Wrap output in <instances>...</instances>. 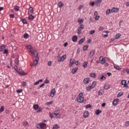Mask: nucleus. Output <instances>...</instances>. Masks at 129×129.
I'll list each match as a JSON object with an SVG mask.
<instances>
[{
  "label": "nucleus",
  "instance_id": "f257e3e1",
  "mask_svg": "<svg viewBox=\"0 0 129 129\" xmlns=\"http://www.w3.org/2000/svg\"><path fill=\"white\" fill-rule=\"evenodd\" d=\"M84 101V97H83V93H80L78 96L77 98V101L81 103Z\"/></svg>",
  "mask_w": 129,
  "mask_h": 129
},
{
  "label": "nucleus",
  "instance_id": "f03ea898",
  "mask_svg": "<svg viewBox=\"0 0 129 129\" xmlns=\"http://www.w3.org/2000/svg\"><path fill=\"white\" fill-rule=\"evenodd\" d=\"M36 127L39 129H46L47 128V125L44 122L39 123L37 124Z\"/></svg>",
  "mask_w": 129,
  "mask_h": 129
},
{
  "label": "nucleus",
  "instance_id": "7ed1b4c3",
  "mask_svg": "<svg viewBox=\"0 0 129 129\" xmlns=\"http://www.w3.org/2000/svg\"><path fill=\"white\" fill-rule=\"evenodd\" d=\"M57 58L58 62H63V61L66 59V54H64L61 56H58Z\"/></svg>",
  "mask_w": 129,
  "mask_h": 129
},
{
  "label": "nucleus",
  "instance_id": "20e7f679",
  "mask_svg": "<svg viewBox=\"0 0 129 129\" xmlns=\"http://www.w3.org/2000/svg\"><path fill=\"white\" fill-rule=\"evenodd\" d=\"M59 111H60V109L56 110V111H54L52 113V114H54L56 118H59V117H60V114H59Z\"/></svg>",
  "mask_w": 129,
  "mask_h": 129
},
{
  "label": "nucleus",
  "instance_id": "39448f33",
  "mask_svg": "<svg viewBox=\"0 0 129 129\" xmlns=\"http://www.w3.org/2000/svg\"><path fill=\"white\" fill-rule=\"evenodd\" d=\"M30 53L33 58H34V57H35V58H37V57H38V53L37 52V50H34L33 51H32Z\"/></svg>",
  "mask_w": 129,
  "mask_h": 129
},
{
  "label": "nucleus",
  "instance_id": "423d86ee",
  "mask_svg": "<svg viewBox=\"0 0 129 129\" xmlns=\"http://www.w3.org/2000/svg\"><path fill=\"white\" fill-rule=\"evenodd\" d=\"M121 85H123L124 87H127L128 88V86L127 85V84L126 83V81L125 80H123L121 82Z\"/></svg>",
  "mask_w": 129,
  "mask_h": 129
},
{
  "label": "nucleus",
  "instance_id": "0eeeda50",
  "mask_svg": "<svg viewBox=\"0 0 129 129\" xmlns=\"http://www.w3.org/2000/svg\"><path fill=\"white\" fill-rule=\"evenodd\" d=\"M119 100V99L117 98L114 99L112 102V105H113V106H116L118 103Z\"/></svg>",
  "mask_w": 129,
  "mask_h": 129
},
{
  "label": "nucleus",
  "instance_id": "6e6552de",
  "mask_svg": "<svg viewBox=\"0 0 129 129\" xmlns=\"http://www.w3.org/2000/svg\"><path fill=\"white\" fill-rule=\"evenodd\" d=\"M55 93H56V90H55V89H52L50 93V97H54V95H55Z\"/></svg>",
  "mask_w": 129,
  "mask_h": 129
},
{
  "label": "nucleus",
  "instance_id": "1a4fd4ad",
  "mask_svg": "<svg viewBox=\"0 0 129 129\" xmlns=\"http://www.w3.org/2000/svg\"><path fill=\"white\" fill-rule=\"evenodd\" d=\"M28 15H34V9L33 7H30L28 10Z\"/></svg>",
  "mask_w": 129,
  "mask_h": 129
},
{
  "label": "nucleus",
  "instance_id": "9d476101",
  "mask_svg": "<svg viewBox=\"0 0 129 129\" xmlns=\"http://www.w3.org/2000/svg\"><path fill=\"white\" fill-rule=\"evenodd\" d=\"M39 62V57H36L35 58V59L34 60V66L36 67V65H37L38 62Z\"/></svg>",
  "mask_w": 129,
  "mask_h": 129
},
{
  "label": "nucleus",
  "instance_id": "9b49d317",
  "mask_svg": "<svg viewBox=\"0 0 129 129\" xmlns=\"http://www.w3.org/2000/svg\"><path fill=\"white\" fill-rule=\"evenodd\" d=\"M99 61L101 64H104L105 63V60L102 56H100L99 58Z\"/></svg>",
  "mask_w": 129,
  "mask_h": 129
},
{
  "label": "nucleus",
  "instance_id": "f8f14e48",
  "mask_svg": "<svg viewBox=\"0 0 129 129\" xmlns=\"http://www.w3.org/2000/svg\"><path fill=\"white\" fill-rule=\"evenodd\" d=\"M94 55H95V50L92 49L90 52V57H92Z\"/></svg>",
  "mask_w": 129,
  "mask_h": 129
},
{
  "label": "nucleus",
  "instance_id": "ddd939ff",
  "mask_svg": "<svg viewBox=\"0 0 129 129\" xmlns=\"http://www.w3.org/2000/svg\"><path fill=\"white\" fill-rule=\"evenodd\" d=\"M118 8L113 7L111 10V13H117L118 12Z\"/></svg>",
  "mask_w": 129,
  "mask_h": 129
},
{
  "label": "nucleus",
  "instance_id": "4468645a",
  "mask_svg": "<svg viewBox=\"0 0 129 129\" xmlns=\"http://www.w3.org/2000/svg\"><path fill=\"white\" fill-rule=\"evenodd\" d=\"M74 62H75V60L73 58H72L70 60V63H69V66L70 67H71L72 65L74 64Z\"/></svg>",
  "mask_w": 129,
  "mask_h": 129
},
{
  "label": "nucleus",
  "instance_id": "2eb2a0df",
  "mask_svg": "<svg viewBox=\"0 0 129 129\" xmlns=\"http://www.w3.org/2000/svg\"><path fill=\"white\" fill-rule=\"evenodd\" d=\"M29 17H28V20H31V21H33L34 19H35V16H33L34 14H28Z\"/></svg>",
  "mask_w": 129,
  "mask_h": 129
},
{
  "label": "nucleus",
  "instance_id": "dca6fc26",
  "mask_svg": "<svg viewBox=\"0 0 129 129\" xmlns=\"http://www.w3.org/2000/svg\"><path fill=\"white\" fill-rule=\"evenodd\" d=\"M27 48L29 52L31 53V52H32V51H33V47H32V46L28 45L27 46Z\"/></svg>",
  "mask_w": 129,
  "mask_h": 129
},
{
  "label": "nucleus",
  "instance_id": "f3484780",
  "mask_svg": "<svg viewBox=\"0 0 129 129\" xmlns=\"http://www.w3.org/2000/svg\"><path fill=\"white\" fill-rule=\"evenodd\" d=\"M89 115V112L88 111H86L84 113V118H87Z\"/></svg>",
  "mask_w": 129,
  "mask_h": 129
},
{
  "label": "nucleus",
  "instance_id": "a211bd4d",
  "mask_svg": "<svg viewBox=\"0 0 129 129\" xmlns=\"http://www.w3.org/2000/svg\"><path fill=\"white\" fill-rule=\"evenodd\" d=\"M77 70H78V68H75L72 70V74H75L76 73Z\"/></svg>",
  "mask_w": 129,
  "mask_h": 129
},
{
  "label": "nucleus",
  "instance_id": "6ab92c4d",
  "mask_svg": "<svg viewBox=\"0 0 129 129\" xmlns=\"http://www.w3.org/2000/svg\"><path fill=\"white\" fill-rule=\"evenodd\" d=\"M88 65V61H85L83 63L82 66L83 68H86Z\"/></svg>",
  "mask_w": 129,
  "mask_h": 129
},
{
  "label": "nucleus",
  "instance_id": "aec40b11",
  "mask_svg": "<svg viewBox=\"0 0 129 129\" xmlns=\"http://www.w3.org/2000/svg\"><path fill=\"white\" fill-rule=\"evenodd\" d=\"M89 82V78H86L84 80V83H85V84H88Z\"/></svg>",
  "mask_w": 129,
  "mask_h": 129
},
{
  "label": "nucleus",
  "instance_id": "412c9836",
  "mask_svg": "<svg viewBox=\"0 0 129 129\" xmlns=\"http://www.w3.org/2000/svg\"><path fill=\"white\" fill-rule=\"evenodd\" d=\"M6 50V45H2L0 47V52H3V51H4Z\"/></svg>",
  "mask_w": 129,
  "mask_h": 129
},
{
  "label": "nucleus",
  "instance_id": "4be33fe9",
  "mask_svg": "<svg viewBox=\"0 0 129 129\" xmlns=\"http://www.w3.org/2000/svg\"><path fill=\"white\" fill-rule=\"evenodd\" d=\"M18 72L19 74H20V75H23V76L27 75V73H25V72H24V71H19Z\"/></svg>",
  "mask_w": 129,
  "mask_h": 129
},
{
  "label": "nucleus",
  "instance_id": "5701e85b",
  "mask_svg": "<svg viewBox=\"0 0 129 129\" xmlns=\"http://www.w3.org/2000/svg\"><path fill=\"white\" fill-rule=\"evenodd\" d=\"M92 88H94V86H93V87L92 86H88L86 88V90L87 91H90V90H91Z\"/></svg>",
  "mask_w": 129,
  "mask_h": 129
},
{
  "label": "nucleus",
  "instance_id": "b1692460",
  "mask_svg": "<svg viewBox=\"0 0 129 129\" xmlns=\"http://www.w3.org/2000/svg\"><path fill=\"white\" fill-rule=\"evenodd\" d=\"M23 125L25 126V127H26V126H27V125H29V122H28V121L26 120L24 121L23 122Z\"/></svg>",
  "mask_w": 129,
  "mask_h": 129
},
{
  "label": "nucleus",
  "instance_id": "393cba45",
  "mask_svg": "<svg viewBox=\"0 0 129 129\" xmlns=\"http://www.w3.org/2000/svg\"><path fill=\"white\" fill-rule=\"evenodd\" d=\"M123 95V92H120L117 95V97L119 98L121 97Z\"/></svg>",
  "mask_w": 129,
  "mask_h": 129
},
{
  "label": "nucleus",
  "instance_id": "a878e982",
  "mask_svg": "<svg viewBox=\"0 0 129 129\" xmlns=\"http://www.w3.org/2000/svg\"><path fill=\"white\" fill-rule=\"evenodd\" d=\"M84 41H85V38H82L81 40H80L78 43L79 45H81V44H82V43H83Z\"/></svg>",
  "mask_w": 129,
  "mask_h": 129
},
{
  "label": "nucleus",
  "instance_id": "bb28decb",
  "mask_svg": "<svg viewBox=\"0 0 129 129\" xmlns=\"http://www.w3.org/2000/svg\"><path fill=\"white\" fill-rule=\"evenodd\" d=\"M101 113V110H100L99 109H97V110L95 111V114L97 115H99Z\"/></svg>",
  "mask_w": 129,
  "mask_h": 129
},
{
  "label": "nucleus",
  "instance_id": "cd10ccee",
  "mask_svg": "<svg viewBox=\"0 0 129 129\" xmlns=\"http://www.w3.org/2000/svg\"><path fill=\"white\" fill-rule=\"evenodd\" d=\"M121 36V34H120V33L116 34L115 36V39H119V38H120Z\"/></svg>",
  "mask_w": 129,
  "mask_h": 129
},
{
  "label": "nucleus",
  "instance_id": "c85d7f7f",
  "mask_svg": "<svg viewBox=\"0 0 129 129\" xmlns=\"http://www.w3.org/2000/svg\"><path fill=\"white\" fill-rule=\"evenodd\" d=\"M72 41L73 42H76L77 41V36H73Z\"/></svg>",
  "mask_w": 129,
  "mask_h": 129
},
{
  "label": "nucleus",
  "instance_id": "c756f323",
  "mask_svg": "<svg viewBox=\"0 0 129 129\" xmlns=\"http://www.w3.org/2000/svg\"><path fill=\"white\" fill-rule=\"evenodd\" d=\"M14 10L16 12H19L20 11V7L16 6L14 7Z\"/></svg>",
  "mask_w": 129,
  "mask_h": 129
},
{
  "label": "nucleus",
  "instance_id": "7c9ffc66",
  "mask_svg": "<svg viewBox=\"0 0 129 129\" xmlns=\"http://www.w3.org/2000/svg\"><path fill=\"white\" fill-rule=\"evenodd\" d=\"M96 77V74L95 73H91L90 74V77H92V78H95Z\"/></svg>",
  "mask_w": 129,
  "mask_h": 129
},
{
  "label": "nucleus",
  "instance_id": "2f4dec72",
  "mask_svg": "<svg viewBox=\"0 0 129 129\" xmlns=\"http://www.w3.org/2000/svg\"><path fill=\"white\" fill-rule=\"evenodd\" d=\"M33 108L35 109V110H37L38 108H39V105L38 104H35L33 105Z\"/></svg>",
  "mask_w": 129,
  "mask_h": 129
},
{
  "label": "nucleus",
  "instance_id": "473e14b6",
  "mask_svg": "<svg viewBox=\"0 0 129 129\" xmlns=\"http://www.w3.org/2000/svg\"><path fill=\"white\" fill-rule=\"evenodd\" d=\"M104 89H108V88H110V85L109 84H107V85H105L104 86Z\"/></svg>",
  "mask_w": 129,
  "mask_h": 129
},
{
  "label": "nucleus",
  "instance_id": "72a5a7b5",
  "mask_svg": "<svg viewBox=\"0 0 129 129\" xmlns=\"http://www.w3.org/2000/svg\"><path fill=\"white\" fill-rule=\"evenodd\" d=\"M78 22L79 23L80 25H81V24H83V19L79 18L78 20Z\"/></svg>",
  "mask_w": 129,
  "mask_h": 129
},
{
  "label": "nucleus",
  "instance_id": "f704fd0d",
  "mask_svg": "<svg viewBox=\"0 0 129 129\" xmlns=\"http://www.w3.org/2000/svg\"><path fill=\"white\" fill-rule=\"evenodd\" d=\"M114 68H115V69H116V70H120V68H119V67H118V66L116 64L114 65Z\"/></svg>",
  "mask_w": 129,
  "mask_h": 129
},
{
  "label": "nucleus",
  "instance_id": "c9c22d12",
  "mask_svg": "<svg viewBox=\"0 0 129 129\" xmlns=\"http://www.w3.org/2000/svg\"><path fill=\"white\" fill-rule=\"evenodd\" d=\"M98 95H102V94H103L104 93V92H103V90H100L99 91H98Z\"/></svg>",
  "mask_w": 129,
  "mask_h": 129
},
{
  "label": "nucleus",
  "instance_id": "e433bc0d",
  "mask_svg": "<svg viewBox=\"0 0 129 129\" xmlns=\"http://www.w3.org/2000/svg\"><path fill=\"white\" fill-rule=\"evenodd\" d=\"M29 35L27 33H25L24 35V38L25 39H29Z\"/></svg>",
  "mask_w": 129,
  "mask_h": 129
},
{
  "label": "nucleus",
  "instance_id": "4c0bfd02",
  "mask_svg": "<svg viewBox=\"0 0 129 129\" xmlns=\"http://www.w3.org/2000/svg\"><path fill=\"white\" fill-rule=\"evenodd\" d=\"M58 128H59V126L57 124H55V125H54L52 127V129H58Z\"/></svg>",
  "mask_w": 129,
  "mask_h": 129
},
{
  "label": "nucleus",
  "instance_id": "58836bf2",
  "mask_svg": "<svg viewBox=\"0 0 129 129\" xmlns=\"http://www.w3.org/2000/svg\"><path fill=\"white\" fill-rule=\"evenodd\" d=\"M88 45H85L83 47V49L84 51H86V50H87V49H88Z\"/></svg>",
  "mask_w": 129,
  "mask_h": 129
},
{
  "label": "nucleus",
  "instance_id": "ea45409f",
  "mask_svg": "<svg viewBox=\"0 0 129 129\" xmlns=\"http://www.w3.org/2000/svg\"><path fill=\"white\" fill-rule=\"evenodd\" d=\"M101 2H102V0H96L95 2V5H98V4H100V3H101Z\"/></svg>",
  "mask_w": 129,
  "mask_h": 129
},
{
  "label": "nucleus",
  "instance_id": "a19ab883",
  "mask_svg": "<svg viewBox=\"0 0 129 129\" xmlns=\"http://www.w3.org/2000/svg\"><path fill=\"white\" fill-rule=\"evenodd\" d=\"M5 110V107L4 106H2L0 108V113H2Z\"/></svg>",
  "mask_w": 129,
  "mask_h": 129
},
{
  "label": "nucleus",
  "instance_id": "79ce46f5",
  "mask_svg": "<svg viewBox=\"0 0 129 129\" xmlns=\"http://www.w3.org/2000/svg\"><path fill=\"white\" fill-rule=\"evenodd\" d=\"M58 7V8H62L63 7V3L61 2H59Z\"/></svg>",
  "mask_w": 129,
  "mask_h": 129
},
{
  "label": "nucleus",
  "instance_id": "37998d69",
  "mask_svg": "<svg viewBox=\"0 0 129 129\" xmlns=\"http://www.w3.org/2000/svg\"><path fill=\"white\" fill-rule=\"evenodd\" d=\"M81 31H82V29L79 27L78 29V35H80L81 34Z\"/></svg>",
  "mask_w": 129,
  "mask_h": 129
},
{
  "label": "nucleus",
  "instance_id": "c03bdc74",
  "mask_svg": "<svg viewBox=\"0 0 129 129\" xmlns=\"http://www.w3.org/2000/svg\"><path fill=\"white\" fill-rule=\"evenodd\" d=\"M110 13H111V10L110 9H108L106 12V15H109Z\"/></svg>",
  "mask_w": 129,
  "mask_h": 129
},
{
  "label": "nucleus",
  "instance_id": "a18cd8bd",
  "mask_svg": "<svg viewBox=\"0 0 129 129\" xmlns=\"http://www.w3.org/2000/svg\"><path fill=\"white\" fill-rule=\"evenodd\" d=\"M85 108L87 109V108H90L91 107V104H88L85 106Z\"/></svg>",
  "mask_w": 129,
  "mask_h": 129
},
{
  "label": "nucleus",
  "instance_id": "49530a36",
  "mask_svg": "<svg viewBox=\"0 0 129 129\" xmlns=\"http://www.w3.org/2000/svg\"><path fill=\"white\" fill-rule=\"evenodd\" d=\"M99 18H100V16H99L98 15H96L95 16V20H96V21H97V20H99Z\"/></svg>",
  "mask_w": 129,
  "mask_h": 129
},
{
  "label": "nucleus",
  "instance_id": "de8ad7c7",
  "mask_svg": "<svg viewBox=\"0 0 129 129\" xmlns=\"http://www.w3.org/2000/svg\"><path fill=\"white\" fill-rule=\"evenodd\" d=\"M95 33V30H91L89 32V35H93Z\"/></svg>",
  "mask_w": 129,
  "mask_h": 129
},
{
  "label": "nucleus",
  "instance_id": "09e8293b",
  "mask_svg": "<svg viewBox=\"0 0 129 129\" xmlns=\"http://www.w3.org/2000/svg\"><path fill=\"white\" fill-rule=\"evenodd\" d=\"M90 6H91V7H94V5H95V2H90Z\"/></svg>",
  "mask_w": 129,
  "mask_h": 129
},
{
  "label": "nucleus",
  "instance_id": "8fccbe9b",
  "mask_svg": "<svg viewBox=\"0 0 129 129\" xmlns=\"http://www.w3.org/2000/svg\"><path fill=\"white\" fill-rule=\"evenodd\" d=\"M3 54H9V50L8 49L4 50Z\"/></svg>",
  "mask_w": 129,
  "mask_h": 129
},
{
  "label": "nucleus",
  "instance_id": "3c124183",
  "mask_svg": "<svg viewBox=\"0 0 129 129\" xmlns=\"http://www.w3.org/2000/svg\"><path fill=\"white\" fill-rule=\"evenodd\" d=\"M124 125L126 126V127H127V126H129V121H126Z\"/></svg>",
  "mask_w": 129,
  "mask_h": 129
},
{
  "label": "nucleus",
  "instance_id": "603ef678",
  "mask_svg": "<svg viewBox=\"0 0 129 129\" xmlns=\"http://www.w3.org/2000/svg\"><path fill=\"white\" fill-rule=\"evenodd\" d=\"M83 8V5H80L79 7L78 10H79L80 12V11H81V10H82Z\"/></svg>",
  "mask_w": 129,
  "mask_h": 129
},
{
  "label": "nucleus",
  "instance_id": "864d4df0",
  "mask_svg": "<svg viewBox=\"0 0 129 129\" xmlns=\"http://www.w3.org/2000/svg\"><path fill=\"white\" fill-rule=\"evenodd\" d=\"M23 24H27V20L25 19H22Z\"/></svg>",
  "mask_w": 129,
  "mask_h": 129
},
{
  "label": "nucleus",
  "instance_id": "5fc2aeb1",
  "mask_svg": "<svg viewBox=\"0 0 129 129\" xmlns=\"http://www.w3.org/2000/svg\"><path fill=\"white\" fill-rule=\"evenodd\" d=\"M27 85V83L23 82L22 83L21 86H26Z\"/></svg>",
  "mask_w": 129,
  "mask_h": 129
},
{
  "label": "nucleus",
  "instance_id": "6e6d98bb",
  "mask_svg": "<svg viewBox=\"0 0 129 129\" xmlns=\"http://www.w3.org/2000/svg\"><path fill=\"white\" fill-rule=\"evenodd\" d=\"M16 91H17V93H21V92H23V90L19 89V90H17Z\"/></svg>",
  "mask_w": 129,
  "mask_h": 129
},
{
  "label": "nucleus",
  "instance_id": "4d7b16f0",
  "mask_svg": "<svg viewBox=\"0 0 129 129\" xmlns=\"http://www.w3.org/2000/svg\"><path fill=\"white\" fill-rule=\"evenodd\" d=\"M49 82H50V81H49L48 79H46L45 81H44V83H45L46 84H47V83H49Z\"/></svg>",
  "mask_w": 129,
  "mask_h": 129
},
{
  "label": "nucleus",
  "instance_id": "13d9d810",
  "mask_svg": "<svg viewBox=\"0 0 129 129\" xmlns=\"http://www.w3.org/2000/svg\"><path fill=\"white\" fill-rule=\"evenodd\" d=\"M95 85H96V82H93L92 84V86L94 87H95Z\"/></svg>",
  "mask_w": 129,
  "mask_h": 129
},
{
  "label": "nucleus",
  "instance_id": "bf43d9fd",
  "mask_svg": "<svg viewBox=\"0 0 129 129\" xmlns=\"http://www.w3.org/2000/svg\"><path fill=\"white\" fill-rule=\"evenodd\" d=\"M79 28L80 29H81L82 30H83V29L84 28V25H83V24H81Z\"/></svg>",
  "mask_w": 129,
  "mask_h": 129
},
{
  "label": "nucleus",
  "instance_id": "052dcab7",
  "mask_svg": "<svg viewBox=\"0 0 129 129\" xmlns=\"http://www.w3.org/2000/svg\"><path fill=\"white\" fill-rule=\"evenodd\" d=\"M99 31H103V27L100 26L99 28Z\"/></svg>",
  "mask_w": 129,
  "mask_h": 129
},
{
  "label": "nucleus",
  "instance_id": "680f3d73",
  "mask_svg": "<svg viewBox=\"0 0 129 129\" xmlns=\"http://www.w3.org/2000/svg\"><path fill=\"white\" fill-rule=\"evenodd\" d=\"M10 17L11 18H12V19H14V18H15V15H14V14H10Z\"/></svg>",
  "mask_w": 129,
  "mask_h": 129
},
{
  "label": "nucleus",
  "instance_id": "e2e57ef3",
  "mask_svg": "<svg viewBox=\"0 0 129 129\" xmlns=\"http://www.w3.org/2000/svg\"><path fill=\"white\" fill-rule=\"evenodd\" d=\"M15 63H16V64H19V59H18V58H16V59H15Z\"/></svg>",
  "mask_w": 129,
  "mask_h": 129
},
{
  "label": "nucleus",
  "instance_id": "0e129e2a",
  "mask_svg": "<svg viewBox=\"0 0 129 129\" xmlns=\"http://www.w3.org/2000/svg\"><path fill=\"white\" fill-rule=\"evenodd\" d=\"M47 65L48 66H51L52 65V62H51L50 61H48V63H47Z\"/></svg>",
  "mask_w": 129,
  "mask_h": 129
},
{
  "label": "nucleus",
  "instance_id": "69168bd1",
  "mask_svg": "<svg viewBox=\"0 0 129 129\" xmlns=\"http://www.w3.org/2000/svg\"><path fill=\"white\" fill-rule=\"evenodd\" d=\"M94 15L95 16L98 15V12H97V11H95V12H94Z\"/></svg>",
  "mask_w": 129,
  "mask_h": 129
},
{
  "label": "nucleus",
  "instance_id": "338daca9",
  "mask_svg": "<svg viewBox=\"0 0 129 129\" xmlns=\"http://www.w3.org/2000/svg\"><path fill=\"white\" fill-rule=\"evenodd\" d=\"M39 83V81H36L35 83H34V85H38Z\"/></svg>",
  "mask_w": 129,
  "mask_h": 129
},
{
  "label": "nucleus",
  "instance_id": "774afa93",
  "mask_svg": "<svg viewBox=\"0 0 129 129\" xmlns=\"http://www.w3.org/2000/svg\"><path fill=\"white\" fill-rule=\"evenodd\" d=\"M126 72L127 74H129V69H126Z\"/></svg>",
  "mask_w": 129,
  "mask_h": 129
}]
</instances>
